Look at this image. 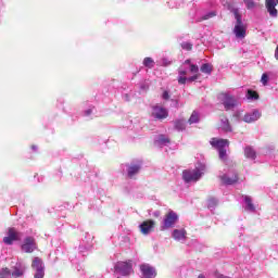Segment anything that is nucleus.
<instances>
[{"instance_id":"4c0bfd02","label":"nucleus","mask_w":278,"mask_h":278,"mask_svg":"<svg viewBox=\"0 0 278 278\" xmlns=\"http://www.w3.org/2000/svg\"><path fill=\"white\" fill-rule=\"evenodd\" d=\"M162 99H164V101H168L170 99V94L168 93V91L163 92Z\"/></svg>"},{"instance_id":"72a5a7b5","label":"nucleus","mask_w":278,"mask_h":278,"mask_svg":"<svg viewBox=\"0 0 278 278\" xmlns=\"http://www.w3.org/2000/svg\"><path fill=\"white\" fill-rule=\"evenodd\" d=\"M181 49H184L185 51H192V43L185 41L181 43Z\"/></svg>"},{"instance_id":"6ab92c4d","label":"nucleus","mask_w":278,"mask_h":278,"mask_svg":"<svg viewBox=\"0 0 278 278\" xmlns=\"http://www.w3.org/2000/svg\"><path fill=\"white\" fill-rule=\"evenodd\" d=\"M186 236H187L186 229H174L172 232V237L177 242H181V240H186Z\"/></svg>"},{"instance_id":"aec40b11","label":"nucleus","mask_w":278,"mask_h":278,"mask_svg":"<svg viewBox=\"0 0 278 278\" xmlns=\"http://www.w3.org/2000/svg\"><path fill=\"white\" fill-rule=\"evenodd\" d=\"M243 201L245 203V212H255V205L253 204V200L249 195L243 197Z\"/></svg>"},{"instance_id":"ea45409f","label":"nucleus","mask_w":278,"mask_h":278,"mask_svg":"<svg viewBox=\"0 0 278 278\" xmlns=\"http://www.w3.org/2000/svg\"><path fill=\"white\" fill-rule=\"evenodd\" d=\"M92 114V110L88 109L87 111H85V116H90Z\"/></svg>"},{"instance_id":"4be33fe9","label":"nucleus","mask_w":278,"mask_h":278,"mask_svg":"<svg viewBox=\"0 0 278 278\" xmlns=\"http://www.w3.org/2000/svg\"><path fill=\"white\" fill-rule=\"evenodd\" d=\"M220 129L226 132L232 131L231 124H229V119L227 117L220 118Z\"/></svg>"},{"instance_id":"f704fd0d","label":"nucleus","mask_w":278,"mask_h":278,"mask_svg":"<svg viewBox=\"0 0 278 278\" xmlns=\"http://www.w3.org/2000/svg\"><path fill=\"white\" fill-rule=\"evenodd\" d=\"M90 249H92V243H88L87 247L86 245H80L79 247V252L85 253L86 251H90Z\"/></svg>"},{"instance_id":"c756f323","label":"nucleus","mask_w":278,"mask_h":278,"mask_svg":"<svg viewBox=\"0 0 278 278\" xmlns=\"http://www.w3.org/2000/svg\"><path fill=\"white\" fill-rule=\"evenodd\" d=\"M12 277V271L10 270V268L4 267L0 270V278H10Z\"/></svg>"},{"instance_id":"1a4fd4ad","label":"nucleus","mask_w":278,"mask_h":278,"mask_svg":"<svg viewBox=\"0 0 278 278\" xmlns=\"http://www.w3.org/2000/svg\"><path fill=\"white\" fill-rule=\"evenodd\" d=\"M142 170L141 162H132L126 165V175L128 179H134L136 175H138Z\"/></svg>"},{"instance_id":"39448f33","label":"nucleus","mask_w":278,"mask_h":278,"mask_svg":"<svg viewBox=\"0 0 278 278\" xmlns=\"http://www.w3.org/2000/svg\"><path fill=\"white\" fill-rule=\"evenodd\" d=\"M31 268L34 278H45V262L38 256L33 258Z\"/></svg>"},{"instance_id":"423d86ee","label":"nucleus","mask_w":278,"mask_h":278,"mask_svg":"<svg viewBox=\"0 0 278 278\" xmlns=\"http://www.w3.org/2000/svg\"><path fill=\"white\" fill-rule=\"evenodd\" d=\"M219 179L225 186H233V184H238V173L233 169H230L228 173H220Z\"/></svg>"},{"instance_id":"c9c22d12","label":"nucleus","mask_w":278,"mask_h":278,"mask_svg":"<svg viewBox=\"0 0 278 278\" xmlns=\"http://www.w3.org/2000/svg\"><path fill=\"white\" fill-rule=\"evenodd\" d=\"M268 74H263L261 78V84H263V86H268Z\"/></svg>"},{"instance_id":"ddd939ff","label":"nucleus","mask_w":278,"mask_h":278,"mask_svg":"<svg viewBox=\"0 0 278 278\" xmlns=\"http://www.w3.org/2000/svg\"><path fill=\"white\" fill-rule=\"evenodd\" d=\"M277 5L278 0H265V8L271 18H277L278 16Z\"/></svg>"},{"instance_id":"20e7f679","label":"nucleus","mask_w":278,"mask_h":278,"mask_svg":"<svg viewBox=\"0 0 278 278\" xmlns=\"http://www.w3.org/2000/svg\"><path fill=\"white\" fill-rule=\"evenodd\" d=\"M177 220H179V215H177V213H175L174 211H169L165 215V218L162 222L161 231H166L167 229H173V227H175V225H177Z\"/></svg>"},{"instance_id":"f257e3e1","label":"nucleus","mask_w":278,"mask_h":278,"mask_svg":"<svg viewBox=\"0 0 278 278\" xmlns=\"http://www.w3.org/2000/svg\"><path fill=\"white\" fill-rule=\"evenodd\" d=\"M231 12L236 20L233 34L236 38H239L242 40V38H247V25L242 23V15L240 14V10L238 8L232 9Z\"/></svg>"},{"instance_id":"37998d69","label":"nucleus","mask_w":278,"mask_h":278,"mask_svg":"<svg viewBox=\"0 0 278 278\" xmlns=\"http://www.w3.org/2000/svg\"><path fill=\"white\" fill-rule=\"evenodd\" d=\"M198 278H205L203 275H199Z\"/></svg>"},{"instance_id":"bb28decb","label":"nucleus","mask_w":278,"mask_h":278,"mask_svg":"<svg viewBox=\"0 0 278 278\" xmlns=\"http://www.w3.org/2000/svg\"><path fill=\"white\" fill-rule=\"evenodd\" d=\"M218 205V200L216 198H210L207 201V207L211 210V212H214Z\"/></svg>"},{"instance_id":"f8f14e48","label":"nucleus","mask_w":278,"mask_h":278,"mask_svg":"<svg viewBox=\"0 0 278 278\" xmlns=\"http://www.w3.org/2000/svg\"><path fill=\"white\" fill-rule=\"evenodd\" d=\"M152 116L157 121H163V118H168V110L164 109V106L154 105L152 108Z\"/></svg>"},{"instance_id":"b1692460","label":"nucleus","mask_w":278,"mask_h":278,"mask_svg":"<svg viewBox=\"0 0 278 278\" xmlns=\"http://www.w3.org/2000/svg\"><path fill=\"white\" fill-rule=\"evenodd\" d=\"M244 155L248 157V160H255L256 157L255 150H253L251 147H245Z\"/></svg>"},{"instance_id":"9b49d317","label":"nucleus","mask_w":278,"mask_h":278,"mask_svg":"<svg viewBox=\"0 0 278 278\" xmlns=\"http://www.w3.org/2000/svg\"><path fill=\"white\" fill-rule=\"evenodd\" d=\"M140 271H141L142 278H155V277H157V271L155 270V267H153L149 264L140 265Z\"/></svg>"},{"instance_id":"cd10ccee","label":"nucleus","mask_w":278,"mask_h":278,"mask_svg":"<svg viewBox=\"0 0 278 278\" xmlns=\"http://www.w3.org/2000/svg\"><path fill=\"white\" fill-rule=\"evenodd\" d=\"M247 10H255L257 8V2L255 0H243Z\"/></svg>"},{"instance_id":"9d476101","label":"nucleus","mask_w":278,"mask_h":278,"mask_svg":"<svg viewBox=\"0 0 278 278\" xmlns=\"http://www.w3.org/2000/svg\"><path fill=\"white\" fill-rule=\"evenodd\" d=\"M38 249L36 245V239L34 237H26L22 243V251L24 253H34Z\"/></svg>"},{"instance_id":"a878e982","label":"nucleus","mask_w":278,"mask_h":278,"mask_svg":"<svg viewBox=\"0 0 278 278\" xmlns=\"http://www.w3.org/2000/svg\"><path fill=\"white\" fill-rule=\"evenodd\" d=\"M175 129L177 131H184L186 129V119H177L175 122Z\"/></svg>"},{"instance_id":"0eeeda50","label":"nucleus","mask_w":278,"mask_h":278,"mask_svg":"<svg viewBox=\"0 0 278 278\" xmlns=\"http://www.w3.org/2000/svg\"><path fill=\"white\" fill-rule=\"evenodd\" d=\"M219 101L224 105L225 110H233L238 105V100L229 93H220L218 97Z\"/></svg>"},{"instance_id":"a211bd4d","label":"nucleus","mask_w":278,"mask_h":278,"mask_svg":"<svg viewBox=\"0 0 278 278\" xmlns=\"http://www.w3.org/2000/svg\"><path fill=\"white\" fill-rule=\"evenodd\" d=\"M188 68H189L188 66H184V65H181L178 68V84L182 86L188 80V77H186V75H188Z\"/></svg>"},{"instance_id":"f03ea898","label":"nucleus","mask_w":278,"mask_h":278,"mask_svg":"<svg viewBox=\"0 0 278 278\" xmlns=\"http://www.w3.org/2000/svg\"><path fill=\"white\" fill-rule=\"evenodd\" d=\"M205 174V165H200L194 169H186L182 172V179L186 184L199 181Z\"/></svg>"},{"instance_id":"a19ab883","label":"nucleus","mask_w":278,"mask_h":278,"mask_svg":"<svg viewBox=\"0 0 278 278\" xmlns=\"http://www.w3.org/2000/svg\"><path fill=\"white\" fill-rule=\"evenodd\" d=\"M275 58H276V60H278V45H277V47H276Z\"/></svg>"},{"instance_id":"2eb2a0df","label":"nucleus","mask_w":278,"mask_h":278,"mask_svg":"<svg viewBox=\"0 0 278 278\" xmlns=\"http://www.w3.org/2000/svg\"><path fill=\"white\" fill-rule=\"evenodd\" d=\"M25 270H27V265L23 262H17L13 267V271L11 273L12 277L20 278L25 275Z\"/></svg>"},{"instance_id":"6e6552de","label":"nucleus","mask_w":278,"mask_h":278,"mask_svg":"<svg viewBox=\"0 0 278 278\" xmlns=\"http://www.w3.org/2000/svg\"><path fill=\"white\" fill-rule=\"evenodd\" d=\"M134 268L131 266V261L128 262H117L115 264V271L123 275V277H127V275H131Z\"/></svg>"},{"instance_id":"7ed1b4c3","label":"nucleus","mask_w":278,"mask_h":278,"mask_svg":"<svg viewBox=\"0 0 278 278\" xmlns=\"http://www.w3.org/2000/svg\"><path fill=\"white\" fill-rule=\"evenodd\" d=\"M210 144L214 147V149H217L219 160H222V162H227V148L229 147V140L212 138Z\"/></svg>"},{"instance_id":"7c9ffc66","label":"nucleus","mask_w":278,"mask_h":278,"mask_svg":"<svg viewBox=\"0 0 278 278\" xmlns=\"http://www.w3.org/2000/svg\"><path fill=\"white\" fill-rule=\"evenodd\" d=\"M247 98L251 99L252 101H257V99H260V96L257 94V92L249 89L247 92Z\"/></svg>"},{"instance_id":"c85d7f7f","label":"nucleus","mask_w":278,"mask_h":278,"mask_svg":"<svg viewBox=\"0 0 278 278\" xmlns=\"http://www.w3.org/2000/svg\"><path fill=\"white\" fill-rule=\"evenodd\" d=\"M188 123H189V125H194V124L199 123V114L197 113V111L192 112Z\"/></svg>"},{"instance_id":"dca6fc26","label":"nucleus","mask_w":278,"mask_h":278,"mask_svg":"<svg viewBox=\"0 0 278 278\" xmlns=\"http://www.w3.org/2000/svg\"><path fill=\"white\" fill-rule=\"evenodd\" d=\"M153 227H155V222L153 220H147L143 222L139 228L141 233H143V236H149L150 231H153Z\"/></svg>"},{"instance_id":"5701e85b","label":"nucleus","mask_w":278,"mask_h":278,"mask_svg":"<svg viewBox=\"0 0 278 278\" xmlns=\"http://www.w3.org/2000/svg\"><path fill=\"white\" fill-rule=\"evenodd\" d=\"M182 66H188L190 73H199V66L191 63L190 59L186 60L182 64Z\"/></svg>"},{"instance_id":"473e14b6","label":"nucleus","mask_w":278,"mask_h":278,"mask_svg":"<svg viewBox=\"0 0 278 278\" xmlns=\"http://www.w3.org/2000/svg\"><path fill=\"white\" fill-rule=\"evenodd\" d=\"M153 64H154V62H153V59H151V58H146V59L143 60V65H144L147 68H153Z\"/></svg>"},{"instance_id":"4468645a","label":"nucleus","mask_w":278,"mask_h":278,"mask_svg":"<svg viewBox=\"0 0 278 278\" xmlns=\"http://www.w3.org/2000/svg\"><path fill=\"white\" fill-rule=\"evenodd\" d=\"M16 240H21V232L14 228L9 229L8 236L3 238L4 244H13Z\"/></svg>"},{"instance_id":"e433bc0d","label":"nucleus","mask_w":278,"mask_h":278,"mask_svg":"<svg viewBox=\"0 0 278 278\" xmlns=\"http://www.w3.org/2000/svg\"><path fill=\"white\" fill-rule=\"evenodd\" d=\"M197 79H199V74H195L191 77H187L186 81L192 83V81H197Z\"/></svg>"},{"instance_id":"f3484780","label":"nucleus","mask_w":278,"mask_h":278,"mask_svg":"<svg viewBox=\"0 0 278 278\" xmlns=\"http://www.w3.org/2000/svg\"><path fill=\"white\" fill-rule=\"evenodd\" d=\"M262 117V113H260V111L254 110L251 113H248L243 116V121L244 123H255V121H260V118Z\"/></svg>"},{"instance_id":"393cba45","label":"nucleus","mask_w":278,"mask_h":278,"mask_svg":"<svg viewBox=\"0 0 278 278\" xmlns=\"http://www.w3.org/2000/svg\"><path fill=\"white\" fill-rule=\"evenodd\" d=\"M200 71H201V73H204L205 75H212V71H213L212 64H210V63L202 64L200 67Z\"/></svg>"},{"instance_id":"2f4dec72","label":"nucleus","mask_w":278,"mask_h":278,"mask_svg":"<svg viewBox=\"0 0 278 278\" xmlns=\"http://www.w3.org/2000/svg\"><path fill=\"white\" fill-rule=\"evenodd\" d=\"M216 16V11H211L208 13H205L202 17L201 21H210V18H214Z\"/></svg>"},{"instance_id":"58836bf2","label":"nucleus","mask_w":278,"mask_h":278,"mask_svg":"<svg viewBox=\"0 0 278 278\" xmlns=\"http://www.w3.org/2000/svg\"><path fill=\"white\" fill-rule=\"evenodd\" d=\"M169 64H170V61H168L167 59L162 60V65L163 66H169Z\"/></svg>"},{"instance_id":"412c9836","label":"nucleus","mask_w":278,"mask_h":278,"mask_svg":"<svg viewBox=\"0 0 278 278\" xmlns=\"http://www.w3.org/2000/svg\"><path fill=\"white\" fill-rule=\"evenodd\" d=\"M154 142L157 147H166V144H170V139L164 135H160Z\"/></svg>"},{"instance_id":"79ce46f5","label":"nucleus","mask_w":278,"mask_h":278,"mask_svg":"<svg viewBox=\"0 0 278 278\" xmlns=\"http://www.w3.org/2000/svg\"><path fill=\"white\" fill-rule=\"evenodd\" d=\"M33 151H38V147L31 146Z\"/></svg>"}]
</instances>
